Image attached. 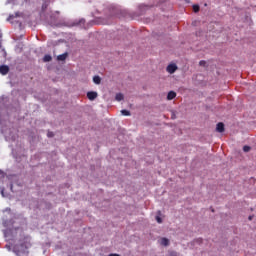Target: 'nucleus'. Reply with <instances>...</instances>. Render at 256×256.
<instances>
[{"instance_id": "423d86ee", "label": "nucleus", "mask_w": 256, "mask_h": 256, "mask_svg": "<svg viewBox=\"0 0 256 256\" xmlns=\"http://www.w3.org/2000/svg\"><path fill=\"white\" fill-rule=\"evenodd\" d=\"M175 97H177V93L175 91L168 92V95H167L168 101H173V99H175Z\"/></svg>"}, {"instance_id": "4468645a", "label": "nucleus", "mask_w": 256, "mask_h": 256, "mask_svg": "<svg viewBox=\"0 0 256 256\" xmlns=\"http://www.w3.org/2000/svg\"><path fill=\"white\" fill-rule=\"evenodd\" d=\"M243 151L244 153H249V151H251V146H244Z\"/></svg>"}, {"instance_id": "f257e3e1", "label": "nucleus", "mask_w": 256, "mask_h": 256, "mask_svg": "<svg viewBox=\"0 0 256 256\" xmlns=\"http://www.w3.org/2000/svg\"><path fill=\"white\" fill-rule=\"evenodd\" d=\"M14 253H16L17 256H28L29 251H27V246L25 244H20L14 246Z\"/></svg>"}, {"instance_id": "7ed1b4c3", "label": "nucleus", "mask_w": 256, "mask_h": 256, "mask_svg": "<svg viewBox=\"0 0 256 256\" xmlns=\"http://www.w3.org/2000/svg\"><path fill=\"white\" fill-rule=\"evenodd\" d=\"M98 96L97 92L95 91H90V92H87V98L90 100V101H95V98Z\"/></svg>"}, {"instance_id": "f8f14e48", "label": "nucleus", "mask_w": 256, "mask_h": 256, "mask_svg": "<svg viewBox=\"0 0 256 256\" xmlns=\"http://www.w3.org/2000/svg\"><path fill=\"white\" fill-rule=\"evenodd\" d=\"M121 114L125 117H129V115H131V112L129 110H121Z\"/></svg>"}, {"instance_id": "aec40b11", "label": "nucleus", "mask_w": 256, "mask_h": 256, "mask_svg": "<svg viewBox=\"0 0 256 256\" xmlns=\"http://www.w3.org/2000/svg\"><path fill=\"white\" fill-rule=\"evenodd\" d=\"M1 195H2V197H5V192H4V190L1 191Z\"/></svg>"}, {"instance_id": "6e6552de", "label": "nucleus", "mask_w": 256, "mask_h": 256, "mask_svg": "<svg viewBox=\"0 0 256 256\" xmlns=\"http://www.w3.org/2000/svg\"><path fill=\"white\" fill-rule=\"evenodd\" d=\"M53 57H51V55L49 54H46L44 57H43V61L44 63H49V61H52Z\"/></svg>"}, {"instance_id": "2eb2a0df", "label": "nucleus", "mask_w": 256, "mask_h": 256, "mask_svg": "<svg viewBox=\"0 0 256 256\" xmlns=\"http://www.w3.org/2000/svg\"><path fill=\"white\" fill-rule=\"evenodd\" d=\"M206 63H207V62H205V60H202V61L199 62V65H200L201 67H205Z\"/></svg>"}, {"instance_id": "9b49d317", "label": "nucleus", "mask_w": 256, "mask_h": 256, "mask_svg": "<svg viewBox=\"0 0 256 256\" xmlns=\"http://www.w3.org/2000/svg\"><path fill=\"white\" fill-rule=\"evenodd\" d=\"M115 99H116V101H123V99H124V96H123V94H121V93H118V94H116V97H115Z\"/></svg>"}, {"instance_id": "4be33fe9", "label": "nucleus", "mask_w": 256, "mask_h": 256, "mask_svg": "<svg viewBox=\"0 0 256 256\" xmlns=\"http://www.w3.org/2000/svg\"><path fill=\"white\" fill-rule=\"evenodd\" d=\"M252 219H253V216H249V221H252Z\"/></svg>"}, {"instance_id": "5701e85b", "label": "nucleus", "mask_w": 256, "mask_h": 256, "mask_svg": "<svg viewBox=\"0 0 256 256\" xmlns=\"http://www.w3.org/2000/svg\"><path fill=\"white\" fill-rule=\"evenodd\" d=\"M80 23H85V20H81Z\"/></svg>"}, {"instance_id": "a211bd4d", "label": "nucleus", "mask_w": 256, "mask_h": 256, "mask_svg": "<svg viewBox=\"0 0 256 256\" xmlns=\"http://www.w3.org/2000/svg\"><path fill=\"white\" fill-rule=\"evenodd\" d=\"M48 137H54V134H53V132H48Z\"/></svg>"}, {"instance_id": "412c9836", "label": "nucleus", "mask_w": 256, "mask_h": 256, "mask_svg": "<svg viewBox=\"0 0 256 256\" xmlns=\"http://www.w3.org/2000/svg\"><path fill=\"white\" fill-rule=\"evenodd\" d=\"M51 24H52V25H57V22L51 21Z\"/></svg>"}, {"instance_id": "39448f33", "label": "nucleus", "mask_w": 256, "mask_h": 256, "mask_svg": "<svg viewBox=\"0 0 256 256\" xmlns=\"http://www.w3.org/2000/svg\"><path fill=\"white\" fill-rule=\"evenodd\" d=\"M0 73L1 75H7V73H9V66L7 65L0 66Z\"/></svg>"}, {"instance_id": "f3484780", "label": "nucleus", "mask_w": 256, "mask_h": 256, "mask_svg": "<svg viewBox=\"0 0 256 256\" xmlns=\"http://www.w3.org/2000/svg\"><path fill=\"white\" fill-rule=\"evenodd\" d=\"M2 177H5V172L0 170V179H2Z\"/></svg>"}, {"instance_id": "6ab92c4d", "label": "nucleus", "mask_w": 256, "mask_h": 256, "mask_svg": "<svg viewBox=\"0 0 256 256\" xmlns=\"http://www.w3.org/2000/svg\"><path fill=\"white\" fill-rule=\"evenodd\" d=\"M2 37H3V34L0 31V47H1V39H2Z\"/></svg>"}, {"instance_id": "dca6fc26", "label": "nucleus", "mask_w": 256, "mask_h": 256, "mask_svg": "<svg viewBox=\"0 0 256 256\" xmlns=\"http://www.w3.org/2000/svg\"><path fill=\"white\" fill-rule=\"evenodd\" d=\"M156 221H157V223H163V220L159 216H156Z\"/></svg>"}, {"instance_id": "9d476101", "label": "nucleus", "mask_w": 256, "mask_h": 256, "mask_svg": "<svg viewBox=\"0 0 256 256\" xmlns=\"http://www.w3.org/2000/svg\"><path fill=\"white\" fill-rule=\"evenodd\" d=\"M93 81L96 85H101V77L99 76H94Z\"/></svg>"}, {"instance_id": "20e7f679", "label": "nucleus", "mask_w": 256, "mask_h": 256, "mask_svg": "<svg viewBox=\"0 0 256 256\" xmlns=\"http://www.w3.org/2000/svg\"><path fill=\"white\" fill-rule=\"evenodd\" d=\"M216 131L218 133H223L225 131V124H223V122H219L216 126Z\"/></svg>"}, {"instance_id": "1a4fd4ad", "label": "nucleus", "mask_w": 256, "mask_h": 256, "mask_svg": "<svg viewBox=\"0 0 256 256\" xmlns=\"http://www.w3.org/2000/svg\"><path fill=\"white\" fill-rule=\"evenodd\" d=\"M57 59H58V61H65V59H67V53L58 55Z\"/></svg>"}, {"instance_id": "ddd939ff", "label": "nucleus", "mask_w": 256, "mask_h": 256, "mask_svg": "<svg viewBox=\"0 0 256 256\" xmlns=\"http://www.w3.org/2000/svg\"><path fill=\"white\" fill-rule=\"evenodd\" d=\"M199 9H200L199 5H197V4H194V5H193V11H194V13H199Z\"/></svg>"}, {"instance_id": "f03ea898", "label": "nucleus", "mask_w": 256, "mask_h": 256, "mask_svg": "<svg viewBox=\"0 0 256 256\" xmlns=\"http://www.w3.org/2000/svg\"><path fill=\"white\" fill-rule=\"evenodd\" d=\"M166 71L170 74H173L177 71V65L175 64H169L166 68Z\"/></svg>"}, {"instance_id": "0eeeda50", "label": "nucleus", "mask_w": 256, "mask_h": 256, "mask_svg": "<svg viewBox=\"0 0 256 256\" xmlns=\"http://www.w3.org/2000/svg\"><path fill=\"white\" fill-rule=\"evenodd\" d=\"M160 245H163L164 247L169 246V239L161 238Z\"/></svg>"}]
</instances>
